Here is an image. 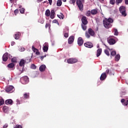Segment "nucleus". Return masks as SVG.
I'll return each mask as SVG.
<instances>
[{
	"mask_svg": "<svg viewBox=\"0 0 128 128\" xmlns=\"http://www.w3.org/2000/svg\"><path fill=\"white\" fill-rule=\"evenodd\" d=\"M112 22H114V20L110 18H105L103 20V24L106 28H110L112 26Z\"/></svg>",
	"mask_w": 128,
	"mask_h": 128,
	"instance_id": "1",
	"label": "nucleus"
},
{
	"mask_svg": "<svg viewBox=\"0 0 128 128\" xmlns=\"http://www.w3.org/2000/svg\"><path fill=\"white\" fill-rule=\"evenodd\" d=\"M91 36H94V31L92 30L91 28L88 29V32L86 31L85 33V36L87 38H90Z\"/></svg>",
	"mask_w": 128,
	"mask_h": 128,
	"instance_id": "2",
	"label": "nucleus"
},
{
	"mask_svg": "<svg viewBox=\"0 0 128 128\" xmlns=\"http://www.w3.org/2000/svg\"><path fill=\"white\" fill-rule=\"evenodd\" d=\"M76 4L80 10H84V5L82 4H84V0H76Z\"/></svg>",
	"mask_w": 128,
	"mask_h": 128,
	"instance_id": "3",
	"label": "nucleus"
},
{
	"mask_svg": "<svg viewBox=\"0 0 128 128\" xmlns=\"http://www.w3.org/2000/svg\"><path fill=\"white\" fill-rule=\"evenodd\" d=\"M119 10L122 16H126L127 14L126 6H120L119 8Z\"/></svg>",
	"mask_w": 128,
	"mask_h": 128,
	"instance_id": "4",
	"label": "nucleus"
},
{
	"mask_svg": "<svg viewBox=\"0 0 128 128\" xmlns=\"http://www.w3.org/2000/svg\"><path fill=\"white\" fill-rule=\"evenodd\" d=\"M68 64H76V62H78V59L75 58H70L67 60Z\"/></svg>",
	"mask_w": 128,
	"mask_h": 128,
	"instance_id": "5",
	"label": "nucleus"
},
{
	"mask_svg": "<svg viewBox=\"0 0 128 128\" xmlns=\"http://www.w3.org/2000/svg\"><path fill=\"white\" fill-rule=\"evenodd\" d=\"M14 88L13 86H10L6 88V92L12 93L14 92Z\"/></svg>",
	"mask_w": 128,
	"mask_h": 128,
	"instance_id": "6",
	"label": "nucleus"
},
{
	"mask_svg": "<svg viewBox=\"0 0 128 128\" xmlns=\"http://www.w3.org/2000/svg\"><path fill=\"white\" fill-rule=\"evenodd\" d=\"M74 36H72L69 37L68 39V44H74Z\"/></svg>",
	"mask_w": 128,
	"mask_h": 128,
	"instance_id": "7",
	"label": "nucleus"
},
{
	"mask_svg": "<svg viewBox=\"0 0 128 128\" xmlns=\"http://www.w3.org/2000/svg\"><path fill=\"white\" fill-rule=\"evenodd\" d=\"M84 46L86 48H92L94 46V44L90 42H86L84 44Z\"/></svg>",
	"mask_w": 128,
	"mask_h": 128,
	"instance_id": "8",
	"label": "nucleus"
},
{
	"mask_svg": "<svg viewBox=\"0 0 128 128\" xmlns=\"http://www.w3.org/2000/svg\"><path fill=\"white\" fill-rule=\"evenodd\" d=\"M78 44L80 46H82L84 44V40H82V37H80L78 38Z\"/></svg>",
	"mask_w": 128,
	"mask_h": 128,
	"instance_id": "9",
	"label": "nucleus"
},
{
	"mask_svg": "<svg viewBox=\"0 0 128 128\" xmlns=\"http://www.w3.org/2000/svg\"><path fill=\"white\" fill-rule=\"evenodd\" d=\"M82 24H88V20L86 19V16H83L81 19Z\"/></svg>",
	"mask_w": 128,
	"mask_h": 128,
	"instance_id": "10",
	"label": "nucleus"
},
{
	"mask_svg": "<svg viewBox=\"0 0 128 128\" xmlns=\"http://www.w3.org/2000/svg\"><path fill=\"white\" fill-rule=\"evenodd\" d=\"M63 34L64 38H68V28H65L64 30Z\"/></svg>",
	"mask_w": 128,
	"mask_h": 128,
	"instance_id": "11",
	"label": "nucleus"
},
{
	"mask_svg": "<svg viewBox=\"0 0 128 128\" xmlns=\"http://www.w3.org/2000/svg\"><path fill=\"white\" fill-rule=\"evenodd\" d=\"M108 40L110 44H116V40L112 38H109L108 39Z\"/></svg>",
	"mask_w": 128,
	"mask_h": 128,
	"instance_id": "12",
	"label": "nucleus"
},
{
	"mask_svg": "<svg viewBox=\"0 0 128 128\" xmlns=\"http://www.w3.org/2000/svg\"><path fill=\"white\" fill-rule=\"evenodd\" d=\"M2 60L4 62H6L8 60V54L5 53L2 56Z\"/></svg>",
	"mask_w": 128,
	"mask_h": 128,
	"instance_id": "13",
	"label": "nucleus"
},
{
	"mask_svg": "<svg viewBox=\"0 0 128 128\" xmlns=\"http://www.w3.org/2000/svg\"><path fill=\"white\" fill-rule=\"evenodd\" d=\"M106 78V74L105 72L102 73L100 76V80H104Z\"/></svg>",
	"mask_w": 128,
	"mask_h": 128,
	"instance_id": "14",
	"label": "nucleus"
},
{
	"mask_svg": "<svg viewBox=\"0 0 128 128\" xmlns=\"http://www.w3.org/2000/svg\"><path fill=\"white\" fill-rule=\"evenodd\" d=\"M26 61L24 59H22L20 62H19V66H24V64H26Z\"/></svg>",
	"mask_w": 128,
	"mask_h": 128,
	"instance_id": "15",
	"label": "nucleus"
},
{
	"mask_svg": "<svg viewBox=\"0 0 128 128\" xmlns=\"http://www.w3.org/2000/svg\"><path fill=\"white\" fill-rule=\"evenodd\" d=\"M56 13L54 12V10H52L50 11V18H52V20H53V18H54V14Z\"/></svg>",
	"mask_w": 128,
	"mask_h": 128,
	"instance_id": "16",
	"label": "nucleus"
},
{
	"mask_svg": "<svg viewBox=\"0 0 128 128\" xmlns=\"http://www.w3.org/2000/svg\"><path fill=\"white\" fill-rule=\"evenodd\" d=\"M20 32H17L16 34L14 35V38L15 40H18L20 36Z\"/></svg>",
	"mask_w": 128,
	"mask_h": 128,
	"instance_id": "17",
	"label": "nucleus"
},
{
	"mask_svg": "<svg viewBox=\"0 0 128 128\" xmlns=\"http://www.w3.org/2000/svg\"><path fill=\"white\" fill-rule=\"evenodd\" d=\"M12 102H14L11 100V99H8L6 100L5 102V104H12Z\"/></svg>",
	"mask_w": 128,
	"mask_h": 128,
	"instance_id": "18",
	"label": "nucleus"
},
{
	"mask_svg": "<svg viewBox=\"0 0 128 128\" xmlns=\"http://www.w3.org/2000/svg\"><path fill=\"white\" fill-rule=\"evenodd\" d=\"M32 50L34 52H35L36 56H40V54L38 48H32Z\"/></svg>",
	"mask_w": 128,
	"mask_h": 128,
	"instance_id": "19",
	"label": "nucleus"
},
{
	"mask_svg": "<svg viewBox=\"0 0 128 128\" xmlns=\"http://www.w3.org/2000/svg\"><path fill=\"white\" fill-rule=\"evenodd\" d=\"M39 70L40 72H44V70H46V65L42 64L40 66Z\"/></svg>",
	"mask_w": 128,
	"mask_h": 128,
	"instance_id": "20",
	"label": "nucleus"
},
{
	"mask_svg": "<svg viewBox=\"0 0 128 128\" xmlns=\"http://www.w3.org/2000/svg\"><path fill=\"white\" fill-rule=\"evenodd\" d=\"M102 48H99L97 50V54H96V56L97 58H98L100 54H102Z\"/></svg>",
	"mask_w": 128,
	"mask_h": 128,
	"instance_id": "21",
	"label": "nucleus"
},
{
	"mask_svg": "<svg viewBox=\"0 0 128 128\" xmlns=\"http://www.w3.org/2000/svg\"><path fill=\"white\" fill-rule=\"evenodd\" d=\"M121 102H122V104L124 106H128V100H126H126L124 99H122L121 100Z\"/></svg>",
	"mask_w": 128,
	"mask_h": 128,
	"instance_id": "22",
	"label": "nucleus"
},
{
	"mask_svg": "<svg viewBox=\"0 0 128 128\" xmlns=\"http://www.w3.org/2000/svg\"><path fill=\"white\" fill-rule=\"evenodd\" d=\"M45 16H50V10H46L45 12Z\"/></svg>",
	"mask_w": 128,
	"mask_h": 128,
	"instance_id": "23",
	"label": "nucleus"
},
{
	"mask_svg": "<svg viewBox=\"0 0 128 128\" xmlns=\"http://www.w3.org/2000/svg\"><path fill=\"white\" fill-rule=\"evenodd\" d=\"M98 14V10L94 9L91 10V14L94 16V14Z\"/></svg>",
	"mask_w": 128,
	"mask_h": 128,
	"instance_id": "24",
	"label": "nucleus"
},
{
	"mask_svg": "<svg viewBox=\"0 0 128 128\" xmlns=\"http://www.w3.org/2000/svg\"><path fill=\"white\" fill-rule=\"evenodd\" d=\"M108 50H110V49H106L104 51V52L108 56H110V52Z\"/></svg>",
	"mask_w": 128,
	"mask_h": 128,
	"instance_id": "25",
	"label": "nucleus"
},
{
	"mask_svg": "<svg viewBox=\"0 0 128 128\" xmlns=\"http://www.w3.org/2000/svg\"><path fill=\"white\" fill-rule=\"evenodd\" d=\"M120 59V54H116L115 56V60L116 62H118Z\"/></svg>",
	"mask_w": 128,
	"mask_h": 128,
	"instance_id": "26",
	"label": "nucleus"
},
{
	"mask_svg": "<svg viewBox=\"0 0 128 128\" xmlns=\"http://www.w3.org/2000/svg\"><path fill=\"white\" fill-rule=\"evenodd\" d=\"M24 98L26 100L27 98H30V93H25L24 94Z\"/></svg>",
	"mask_w": 128,
	"mask_h": 128,
	"instance_id": "27",
	"label": "nucleus"
},
{
	"mask_svg": "<svg viewBox=\"0 0 128 128\" xmlns=\"http://www.w3.org/2000/svg\"><path fill=\"white\" fill-rule=\"evenodd\" d=\"M86 24H81L82 28L83 30H86Z\"/></svg>",
	"mask_w": 128,
	"mask_h": 128,
	"instance_id": "28",
	"label": "nucleus"
},
{
	"mask_svg": "<svg viewBox=\"0 0 128 128\" xmlns=\"http://www.w3.org/2000/svg\"><path fill=\"white\" fill-rule=\"evenodd\" d=\"M26 62H32V57H27L25 60Z\"/></svg>",
	"mask_w": 128,
	"mask_h": 128,
	"instance_id": "29",
	"label": "nucleus"
},
{
	"mask_svg": "<svg viewBox=\"0 0 128 128\" xmlns=\"http://www.w3.org/2000/svg\"><path fill=\"white\" fill-rule=\"evenodd\" d=\"M62 4V0H58L56 3L57 6H60Z\"/></svg>",
	"mask_w": 128,
	"mask_h": 128,
	"instance_id": "30",
	"label": "nucleus"
},
{
	"mask_svg": "<svg viewBox=\"0 0 128 128\" xmlns=\"http://www.w3.org/2000/svg\"><path fill=\"white\" fill-rule=\"evenodd\" d=\"M116 54V51H112L110 52V58H112V56H114Z\"/></svg>",
	"mask_w": 128,
	"mask_h": 128,
	"instance_id": "31",
	"label": "nucleus"
},
{
	"mask_svg": "<svg viewBox=\"0 0 128 128\" xmlns=\"http://www.w3.org/2000/svg\"><path fill=\"white\" fill-rule=\"evenodd\" d=\"M14 63H10L8 65V67L9 68H14Z\"/></svg>",
	"mask_w": 128,
	"mask_h": 128,
	"instance_id": "32",
	"label": "nucleus"
},
{
	"mask_svg": "<svg viewBox=\"0 0 128 128\" xmlns=\"http://www.w3.org/2000/svg\"><path fill=\"white\" fill-rule=\"evenodd\" d=\"M12 62H18V58L16 57H14L11 60Z\"/></svg>",
	"mask_w": 128,
	"mask_h": 128,
	"instance_id": "33",
	"label": "nucleus"
},
{
	"mask_svg": "<svg viewBox=\"0 0 128 128\" xmlns=\"http://www.w3.org/2000/svg\"><path fill=\"white\" fill-rule=\"evenodd\" d=\"M76 0H69L70 4H73L74 6V4H76Z\"/></svg>",
	"mask_w": 128,
	"mask_h": 128,
	"instance_id": "34",
	"label": "nucleus"
},
{
	"mask_svg": "<svg viewBox=\"0 0 128 128\" xmlns=\"http://www.w3.org/2000/svg\"><path fill=\"white\" fill-rule=\"evenodd\" d=\"M3 110L5 112H8V107L6 106H4L3 107Z\"/></svg>",
	"mask_w": 128,
	"mask_h": 128,
	"instance_id": "35",
	"label": "nucleus"
},
{
	"mask_svg": "<svg viewBox=\"0 0 128 128\" xmlns=\"http://www.w3.org/2000/svg\"><path fill=\"white\" fill-rule=\"evenodd\" d=\"M90 14H92V12L90 10H88L86 12V16H90Z\"/></svg>",
	"mask_w": 128,
	"mask_h": 128,
	"instance_id": "36",
	"label": "nucleus"
},
{
	"mask_svg": "<svg viewBox=\"0 0 128 128\" xmlns=\"http://www.w3.org/2000/svg\"><path fill=\"white\" fill-rule=\"evenodd\" d=\"M114 36H118V29H114Z\"/></svg>",
	"mask_w": 128,
	"mask_h": 128,
	"instance_id": "37",
	"label": "nucleus"
},
{
	"mask_svg": "<svg viewBox=\"0 0 128 128\" xmlns=\"http://www.w3.org/2000/svg\"><path fill=\"white\" fill-rule=\"evenodd\" d=\"M43 48H48V44H44L43 45Z\"/></svg>",
	"mask_w": 128,
	"mask_h": 128,
	"instance_id": "38",
	"label": "nucleus"
},
{
	"mask_svg": "<svg viewBox=\"0 0 128 128\" xmlns=\"http://www.w3.org/2000/svg\"><path fill=\"white\" fill-rule=\"evenodd\" d=\"M122 0H116V4H122Z\"/></svg>",
	"mask_w": 128,
	"mask_h": 128,
	"instance_id": "39",
	"label": "nucleus"
},
{
	"mask_svg": "<svg viewBox=\"0 0 128 128\" xmlns=\"http://www.w3.org/2000/svg\"><path fill=\"white\" fill-rule=\"evenodd\" d=\"M58 18H62V20H64V14H61L60 15H58Z\"/></svg>",
	"mask_w": 128,
	"mask_h": 128,
	"instance_id": "40",
	"label": "nucleus"
},
{
	"mask_svg": "<svg viewBox=\"0 0 128 128\" xmlns=\"http://www.w3.org/2000/svg\"><path fill=\"white\" fill-rule=\"evenodd\" d=\"M4 104V99H0V106H2Z\"/></svg>",
	"mask_w": 128,
	"mask_h": 128,
	"instance_id": "41",
	"label": "nucleus"
},
{
	"mask_svg": "<svg viewBox=\"0 0 128 128\" xmlns=\"http://www.w3.org/2000/svg\"><path fill=\"white\" fill-rule=\"evenodd\" d=\"M30 68L33 70H36V66L34 64H32L30 66Z\"/></svg>",
	"mask_w": 128,
	"mask_h": 128,
	"instance_id": "42",
	"label": "nucleus"
},
{
	"mask_svg": "<svg viewBox=\"0 0 128 128\" xmlns=\"http://www.w3.org/2000/svg\"><path fill=\"white\" fill-rule=\"evenodd\" d=\"M20 14H24V8H20Z\"/></svg>",
	"mask_w": 128,
	"mask_h": 128,
	"instance_id": "43",
	"label": "nucleus"
},
{
	"mask_svg": "<svg viewBox=\"0 0 128 128\" xmlns=\"http://www.w3.org/2000/svg\"><path fill=\"white\" fill-rule=\"evenodd\" d=\"M110 4H116V0H110Z\"/></svg>",
	"mask_w": 128,
	"mask_h": 128,
	"instance_id": "44",
	"label": "nucleus"
},
{
	"mask_svg": "<svg viewBox=\"0 0 128 128\" xmlns=\"http://www.w3.org/2000/svg\"><path fill=\"white\" fill-rule=\"evenodd\" d=\"M14 128H22V126L20 125L17 124Z\"/></svg>",
	"mask_w": 128,
	"mask_h": 128,
	"instance_id": "45",
	"label": "nucleus"
},
{
	"mask_svg": "<svg viewBox=\"0 0 128 128\" xmlns=\"http://www.w3.org/2000/svg\"><path fill=\"white\" fill-rule=\"evenodd\" d=\"M46 55L40 56V58L41 60H43L44 58H46Z\"/></svg>",
	"mask_w": 128,
	"mask_h": 128,
	"instance_id": "46",
	"label": "nucleus"
},
{
	"mask_svg": "<svg viewBox=\"0 0 128 128\" xmlns=\"http://www.w3.org/2000/svg\"><path fill=\"white\" fill-rule=\"evenodd\" d=\"M14 13L15 14L16 16V14L18 13V10L16 9V10L14 11Z\"/></svg>",
	"mask_w": 128,
	"mask_h": 128,
	"instance_id": "47",
	"label": "nucleus"
},
{
	"mask_svg": "<svg viewBox=\"0 0 128 128\" xmlns=\"http://www.w3.org/2000/svg\"><path fill=\"white\" fill-rule=\"evenodd\" d=\"M52 22H54V24H58V22L56 20H53Z\"/></svg>",
	"mask_w": 128,
	"mask_h": 128,
	"instance_id": "48",
	"label": "nucleus"
},
{
	"mask_svg": "<svg viewBox=\"0 0 128 128\" xmlns=\"http://www.w3.org/2000/svg\"><path fill=\"white\" fill-rule=\"evenodd\" d=\"M43 50L44 52H48V48H43Z\"/></svg>",
	"mask_w": 128,
	"mask_h": 128,
	"instance_id": "49",
	"label": "nucleus"
},
{
	"mask_svg": "<svg viewBox=\"0 0 128 128\" xmlns=\"http://www.w3.org/2000/svg\"><path fill=\"white\" fill-rule=\"evenodd\" d=\"M48 0L50 6H52V0Z\"/></svg>",
	"mask_w": 128,
	"mask_h": 128,
	"instance_id": "50",
	"label": "nucleus"
},
{
	"mask_svg": "<svg viewBox=\"0 0 128 128\" xmlns=\"http://www.w3.org/2000/svg\"><path fill=\"white\" fill-rule=\"evenodd\" d=\"M8 124H5L3 126V128H8Z\"/></svg>",
	"mask_w": 128,
	"mask_h": 128,
	"instance_id": "51",
	"label": "nucleus"
},
{
	"mask_svg": "<svg viewBox=\"0 0 128 128\" xmlns=\"http://www.w3.org/2000/svg\"><path fill=\"white\" fill-rule=\"evenodd\" d=\"M48 26H50V24H46L45 26L46 28H48Z\"/></svg>",
	"mask_w": 128,
	"mask_h": 128,
	"instance_id": "52",
	"label": "nucleus"
},
{
	"mask_svg": "<svg viewBox=\"0 0 128 128\" xmlns=\"http://www.w3.org/2000/svg\"><path fill=\"white\" fill-rule=\"evenodd\" d=\"M16 104H20V100H16Z\"/></svg>",
	"mask_w": 128,
	"mask_h": 128,
	"instance_id": "53",
	"label": "nucleus"
},
{
	"mask_svg": "<svg viewBox=\"0 0 128 128\" xmlns=\"http://www.w3.org/2000/svg\"><path fill=\"white\" fill-rule=\"evenodd\" d=\"M20 52H24V48H20Z\"/></svg>",
	"mask_w": 128,
	"mask_h": 128,
	"instance_id": "54",
	"label": "nucleus"
},
{
	"mask_svg": "<svg viewBox=\"0 0 128 128\" xmlns=\"http://www.w3.org/2000/svg\"><path fill=\"white\" fill-rule=\"evenodd\" d=\"M109 72H110V70L108 69L107 70H106V74H108Z\"/></svg>",
	"mask_w": 128,
	"mask_h": 128,
	"instance_id": "55",
	"label": "nucleus"
},
{
	"mask_svg": "<svg viewBox=\"0 0 128 128\" xmlns=\"http://www.w3.org/2000/svg\"><path fill=\"white\" fill-rule=\"evenodd\" d=\"M126 4H128V0H125Z\"/></svg>",
	"mask_w": 128,
	"mask_h": 128,
	"instance_id": "56",
	"label": "nucleus"
},
{
	"mask_svg": "<svg viewBox=\"0 0 128 128\" xmlns=\"http://www.w3.org/2000/svg\"><path fill=\"white\" fill-rule=\"evenodd\" d=\"M14 42H12L11 46H14Z\"/></svg>",
	"mask_w": 128,
	"mask_h": 128,
	"instance_id": "57",
	"label": "nucleus"
},
{
	"mask_svg": "<svg viewBox=\"0 0 128 128\" xmlns=\"http://www.w3.org/2000/svg\"><path fill=\"white\" fill-rule=\"evenodd\" d=\"M100 2H104V0H98Z\"/></svg>",
	"mask_w": 128,
	"mask_h": 128,
	"instance_id": "58",
	"label": "nucleus"
},
{
	"mask_svg": "<svg viewBox=\"0 0 128 128\" xmlns=\"http://www.w3.org/2000/svg\"><path fill=\"white\" fill-rule=\"evenodd\" d=\"M35 74H37V76H38V72H35Z\"/></svg>",
	"mask_w": 128,
	"mask_h": 128,
	"instance_id": "59",
	"label": "nucleus"
},
{
	"mask_svg": "<svg viewBox=\"0 0 128 128\" xmlns=\"http://www.w3.org/2000/svg\"><path fill=\"white\" fill-rule=\"evenodd\" d=\"M97 48H100V44H97Z\"/></svg>",
	"mask_w": 128,
	"mask_h": 128,
	"instance_id": "60",
	"label": "nucleus"
},
{
	"mask_svg": "<svg viewBox=\"0 0 128 128\" xmlns=\"http://www.w3.org/2000/svg\"><path fill=\"white\" fill-rule=\"evenodd\" d=\"M32 48H34V46H32Z\"/></svg>",
	"mask_w": 128,
	"mask_h": 128,
	"instance_id": "61",
	"label": "nucleus"
},
{
	"mask_svg": "<svg viewBox=\"0 0 128 128\" xmlns=\"http://www.w3.org/2000/svg\"><path fill=\"white\" fill-rule=\"evenodd\" d=\"M40 0V2H42V0Z\"/></svg>",
	"mask_w": 128,
	"mask_h": 128,
	"instance_id": "62",
	"label": "nucleus"
},
{
	"mask_svg": "<svg viewBox=\"0 0 128 128\" xmlns=\"http://www.w3.org/2000/svg\"><path fill=\"white\" fill-rule=\"evenodd\" d=\"M44 22V21H42V24Z\"/></svg>",
	"mask_w": 128,
	"mask_h": 128,
	"instance_id": "63",
	"label": "nucleus"
}]
</instances>
